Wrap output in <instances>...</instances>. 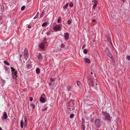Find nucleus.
<instances>
[{"label":"nucleus","mask_w":130,"mask_h":130,"mask_svg":"<svg viewBox=\"0 0 130 130\" xmlns=\"http://www.w3.org/2000/svg\"><path fill=\"white\" fill-rule=\"evenodd\" d=\"M102 113L104 117V119L105 121H109L111 119L110 114L106 111H103Z\"/></svg>","instance_id":"1"},{"label":"nucleus","mask_w":130,"mask_h":130,"mask_svg":"<svg viewBox=\"0 0 130 130\" xmlns=\"http://www.w3.org/2000/svg\"><path fill=\"white\" fill-rule=\"evenodd\" d=\"M91 84L92 87L95 89H96L97 88V84L95 82L96 80L94 79H91Z\"/></svg>","instance_id":"2"},{"label":"nucleus","mask_w":130,"mask_h":130,"mask_svg":"<svg viewBox=\"0 0 130 130\" xmlns=\"http://www.w3.org/2000/svg\"><path fill=\"white\" fill-rule=\"evenodd\" d=\"M94 122L95 124L97 127L99 128L100 127V121L99 119H96L95 120Z\"/></svg>","instance_id":"3"},{"label":"nucleus","mask_w":130,"mask_h":130,"mask_svg":"<svg viewBox=\"0 0 130 130\" xmlns=\"http://www.w3.org/2000/svg\"><path fill=\"white\" fill-rule=\"evenodd\" d=\"M61 27L59 25L55 26L53 27V29L55 31H60L61 30Z\"/></svg>","instance_id":"4"},{"label":"nucleus","mask_w":130,"mask_h":130,"mask_svg":"<svg viewBox=\"0 0 130 130\" xmlns=\"http://www.w3.org/2000/svg\"><path fill=\"white\" fill-rule=\"evenodd\" d=\"M24 55L25 59L26 60L28 58L29 54L27 50L25 48L24 51Z\"/></svg>","instance_id":"5"},{"label":"nucleus","mask_w":130,"mask_h":130,"mask_svg":"<svg viewBox=\"0 0 130 130\" xmlns=\"http://www.w3.org/2000/svg\"><path fill=\"white\" fill-rule=\"evenodd\" d=\"M45 97L46 96L45 94L43 93L40 98V101L43 103H44L45 102Z\"/></svg>","instance_id":"6"},{"label":"nucleus","mask_w":130,"mask_h":130,"mask_svg":"<svg viewBox=\"0 0 130 130\" xmlns=\"http://www.w3.org/2000/svg\"><path fill=\"white\" fill-rule=\"evenodd\" d=\"M32 67L31 64L29 61H27L26 63V68L28 70L30 69Z\"/></svg>","instance_id":"7"},{"label":"nucleus","mask_w":130,"mask_h":130,"mask_svg":"<svg viewBox=\"0 0 130 130\" xmlns=\"http://www.w3.org/2000/svg\"><path fill=\"white\" fill-rule=\"evenodd\" d=\"M11 69L12 74H17L18 71L17 70H15L12 67H11Z\"/></svg>","instance_id":"8"},{"label":"nucleus","mask_w":130,"mask_h":130,"mask_svg":"<svg viewBox=\"0 0 130 130\" xmlns=\"http://www.w3.org/2000/svg\"><path fill=\"white\" fill-rule=\"evenodd\" d=\"M8 118L7 115L5 112H4L3 116L1 117L2 119L3 120L4 119H6Z\"/></svg>","instance_id":"9"},{"label":"nucleus","mask_w":130,"mask_h":130,"mask_svg":"<svg viewBox=\"0 0 130 130\" xmlns=\"http://www.w3.org/2000/svg\"><path fill=\"white\" fill-rule=\"evenodd\" d=\"M46 43H41L40 45H39V47L40 48L42 49H44V48L45 46V44Z\"/></svg>","instance_id":"10"},{"label":"nucleus","mask_w":130,"mask_h":130,"mask_svg":"<svg viewBox=\"0 0 130 130\" xmlns=\"http://www.w3.org/2000/svg\"><path fill=\"white\" fill-rule=\"evenodd\" d=\"M64 36L65 39L66 40H68L69 37V34L67 32L65 33L64 34Z\"/></svg>","instance_id":"11"},{"label":"nucleus","mask_w":130,"mask_h":130,"mask_svg":"<svg viewBox=\"0 0 130 130\" xmlns=\"http://www.w3.org/2000/svg\"><path fill=\"white\" fill-rule=\"evenodd\" d=\"M37 57L39 61H41L42 59V56L40 53L39 54Z\"/></svg>","instance_id":"12"},{"label":"nucleus","mask_w":130,"mask_h":130,"mask_svg":"<svg viewBox=\"0 0 130 130\" xmlns=\"http://www.w3.org/2000/svg\"><path fill=\"white\" fill-rule=\"evenodd\" d=\"M105 38H107V41H111V37L109 35H108L107 36H106Z\"/></svg>","instance_id":"13"},{"label":"nucleus","mask_w":130,"mask_h":130,"mask_svg":"<svg viewBox=\"0 0 130 130\" xmlns=\"http://www.w3.org/2000/svg\"><path fill=\"white\" fill-rule=\"evenodd\" d=\"M85 61L87 63H89L90 62V59L87 58H86L85 59Z\"/></svg>","instance_id":"14"},{"label":"nucleus","mask_w":130,"mask_h":130,"mask_svg":"<svg viewBox=\"0 0 130 130\" xmlns=\"http://www.w3.org/2000/svg\"><path fill=\"white\" fill-rule=\"evenodd\" d=\"M36 73L37 74H39L40 72V69L39 68H37L36 69Z\"/></svg>","instance_id":"15"},{"label":"nucleus","mask_w":130,"mask_h":130,"mask_svg":"<svg viewBox=\"0 0 130 130\" xmlns=\"http://www.w3.org/2000/svg\"><path fill=\"white\" fill-rule=\"evenodd\" d=\"M24 122L22 120H21L20 122V126L21 128H22L23 126Z\"/></svg>","instance_id":"16"},{"label":"nucleus","mask_w":130,"mask_h":130,"mask_svg":"<svg viewBox=\"0 0 130 130\" xmlns=\"http://www.w3.org/2000/svg\"><path fill=\"white\" fill-rule=\"evenodd\" d=\"M30 106L32 107L33 109H34L35 107V105L33 104H31L30 105Z\"/></svg>","instance_id":"17"},{"label":"nucleus","mask_w":130,"mask_h":130,"mask_svg":"<svg viewBox=\"0 0 130 130\" xmlns=\"http://www.w3.org/2000/svg\"><path fill=\"white\" fill-rule=\"evenodd\" d=\"M61 18L60 17H58L57 20V22L58 23H59L61 22Z\"/></svg>","instance_id":"18"},{"label":"nucleus","mask_w":130,"mask_h":130,"mask_svg":"<svg viewBox=\"0 0 130 130\" xmlns=\"http://www.w3.org/2000/svg\"><path fill=\"white\" fill-rule=\"evenodd\" d=\"M17 75V74H12V77L14 79H15L17 77H18Z\"/></svg>","instance_id":"19"},{"label":"nucleus","mask_w":130,"mask_h":130,"mask_svg":"<svg viewBox=\"0 0 130 130\" xmlns=\"http://www.w3.org/2000/svg\"><path fill=\"white\" fill-rule=\"evenodd\" d=\"M67 90L69 91H71V90L72 87L69 85H68L67 86Z\"/></svg>","instance_id":"20"},{"label":"nucleus","mask_w":130,"mask_h":130,"mask_svg":"<svg viewBox=\"0 0 130 130\" xmlns=\"http://www.w3.org/2000/svg\"><path fill=\"white\" fill-rule=\"evenodd\" d=\"M82 129L83 130H84L85 128V124H82Z\"/></svg>","instance_id":"21"},{"label":"nucleus","mask_w":130,"mask_h":130,"mask_svg":"<svg viewBox=\"0 0 130 130\" xmlns=\"http://www.w3.org/2000/svg\"><path fill=\"white\" fill-rule=\"evenodd\" d=\"M72 21L70 20H69L67 21V24L68 25H70Z\"/></svg>","instance_id":"22"},{"label":"nucleus","mask_w":130,"mask_h":130,"mask_svg":"<svg viewBox=\"0 0 130 130\" xmlns=\"http://www.w3.org/2000/svg\"><path fill=\"white\" fill-rule=\"evenodd\" d=\"M94 1H93V2L94 3V5H95V6H96L97 4V2L98 1L97 0H93Z\"/></svg>","instance_id":"23"},{"label":"nucleus","mask_w":130,"mask_h":130,"mask_svg":"<svg viewBox=\"0 0 130 130\" xmlns=\"http://www.w3.org/2000/svg\"><path fill=\"white\" fill-rule=\"evenodd\" d=\"M68 3H67L66 5H65L63 7V8L64 9H66L68 6Z\"/></svg>","instance_id":"24"},{"label":"nucleus","mask_w":130,"mask_h":130,"mask_svg":"<svg viewBox=\"0 0 130 130\" xmlns=\"http://www.w3.org/2000/svg\"><path fill=\"white\" fill-rule=\"evenodd\" d=\"M4 63L6 65H7V66H9L10 65V64L6 61H4Z\"/></svg>","instance_id":"25"},{"label":"nucleus","mask_w":130,"mask_h":130,"mask_svg":"<svg viewBox=\"0 0 130 130\" xmlns=\"http://www.w3.org/2000/svg\"><path fill=\"white\" fill-rule=\"evenodd\" d=\"M47 24V22H45L42 24V26L43 27H44V26L46 25Z\"/></svg>","instance_id":"26"},{"label":"nucleus","mask_w":130,"mask_h":130,"mask_svg":"<svg viewBox=\"0 0 130 130\" xmlns=\"http://www.w3.org/2000/svg\"><path fill=\"white\" fill-rule=\"evenodd\" d=\"M46 34L47 36H49L51 34V31L50 30L48 31L46 33Z\"/></svg>","instance_id":"27"},{"label":"nucleus","mask_w":130,"mask_h":130,"mask_svg":"<svg viewBox=\"0 0 130 130\" xmlns=\"http://www.w3.org/2000/svg\"><path fill=\"white\" fill-rule=\"evenodd\" d=\"M69 6L70 7H73V3L72 2H70L69 3Z\"/></svg>","instance_id":"28"},{"label":"nucleus","mask_w":130,"mask_h":130,"mask_svg":"<svg viewBox=\"0 0 130 130\" xmlns=\"http://www.w3.org/2000/svg\"><path fill=\"white\" fill-rule=\"evenodd\" d=\"M74 116V114L72 113L70 115V117L71 118H72Z\"/></svg>","instance_id":"29"},{"label":"nucleus","mask_w":130,"mask_h":130,"mask_svg":"<svg viewBox=\"0 0 130 130\" xmlns=\"http://www.w3.org/2000/svg\"><path fill=\"white\" fill-rule=\"evenodd\" d=\"M24 120H25V125H27V120L25 118H24Z\"/></svg>","instance_id":"30"},{"label":"nucleus","mask_w":130,"mask_h":130,"mask_svg":"<svg viewBox=\"0 0 130 130\" xmlns=\"http://www.w3.org/2000/svg\"><path fill=\"white\" fill-rule=\"evenodd\" d=\"M83 52L85 54H86L87 53V50L86 49H85L84 50Z\"/></svg>","instance_id":"31"},{"label":"nucleus","mask_w":130,"mask_h":130,"mask_svg":"<svg viewBox=\"0 0 130 130\" xmlns=\"http://www.w3.org/2000/svg\"><path fill=\"white\" fill-rule=\"evenodd\" d=\"M39 13V12H37V14L34 17V19H35L37 18Z\"/></svg>","instance_id":"32"},{"label":"nucleus","mask_w":130,"mask_h":130,"mask_svg":"<svg viewBox=\"0 0 130 130\" xmlns=\"http://www.w3.org/2000/svg\"><path fill=\"white\" fill-rule=\"evenodd\" d=\"M44 14V12H42L41 13L40 15V18H41L42 17L43 15Z\"/></svg>","instance_id":"33"},{"label":"nucleus","mask_w":130,"mask_h":130,"mask_svg":"<svg viewBox=\"0 0 130 130\" xmlns=\"http://www.w3.org/2000/svg\"><path fill=\"white\" fill-rule=\"evenodd\" d=\"M77 85H78V86L80 85L81 84V83L80 82L78 81H77Z\"/></svg>","instance_id":"34"},{"label":"nucleus","mask_w":130,"mask_h":130,"mask_svg":"<svg viewBox=\"0 0 130 130\" xmlns=\"http://www.w3.org/2000/svg\"><path fill=\"white\" fill-rule=\"evenodd\" d=\"M62 50V49L61 48H58L57 49V52H60Z\"/></svg>","instance_id":"35"},{"label":"nucleus","mask_w":130,"mask_h":130,"mask_svg":"<svg viewBox=\"0 0 130 130\" xmlns=\"http://www.w3.org/2000/svg\"><path fill=\"white\" fill-rule=\"evenodd\" d=\"M25 6H23L21 7V9L22 10H24L25 8Z\"/></svg>","instance_id":"36"},{"label":"nucleus","mask_w":130,"mask_h":130,"mask_svg":"<svg viewBox=\"0 0 130 130\" xmlns=\"http://www.w3.org/2000/svg\"><path fill=\"white\" fill-rule=\"evenodd\" d=\"M65 46V45L64 44H62L60 45L61 48H64Z\"/></svg>","instance_id":"37"},{"label":"nucleus","mask_w":130,"mask_h":130,"mask_svg":"<svg viewBox=\"0 0 130 130\" xmlns=\"http://www.w3.org/2000/svg\"><path fill=\"white\" fill-rule=\"evenodd\" d=\"M82 124H85V121L84 119H83V118H82Z\"/></svg>","instance_id":"38"},{"label":"nucleus","mask_w":130,"mask_h":130,"mask_svg":"<svg viewBox=\"0 0 130 130\" xmlns=\"http://www.w3.org/2000/svg\"><path fill=\"white\" fill-rule=\"evenodd\" d=\"M4 69H5V70H6L7 71H8V68H7V67H6L5 66H4Z\"/></svg>","instance_id":"39"},{"label":"nucleus","mask_w":130,"mask_h":130,"mask_svg":"<svg viewBox=\"0 0 130 130\" xmlns=\"http://www.w3.org/2000/svg\"><path fill=\"white\" fill-rule=\"evenodd\" d=\"M127 58L128 60H130V56L129 55L127 56Z\"/></svg>","instance_id":"40"},{"label":"nucleus","mask_w":130,"mask_h":130,"mask_svg":"<svg viewBox=\"0 0 130 130\" xmlns=\"http://www.w3.org/2000/svg\"><path fill=\"white\" fill-rule=\"evenodd\" d=\"M47 107H46L44 108L42 110V111H44L45 110L47 109Z\"/></svg>","instance_id":"41"},{"label":"nucleus","mask_w":130,"mask_h":130,"mask_svg":"<svg viewBox=\"0 0 130 130\" xmlns=\"http://www.w3.org/2000/svg\"><path fill=\"white\" fill-rule=\"evenodd\" d=\"M33 99L31 97H30L29 98V100L30 101H31L33 100Z\"/></svg>","instance_id":"42"},{"label":"nucleus","mask_w":130,"mask_h":130,"mask_svg":"<svg viewBox=\"0 0 130 130\" xmlns=\"http://www.w3.org/2000/svg\"><path fill=\"white\" fill-rule=\"evenodd\" d=\"M50 80L52 82H54L55 80L54 79H53L51 78H50Z\"/></svg>","instance_id":"43"},{"label":"nucleus","mask_w":130,"mask_h":130,"mask_svg":"<svg viewBox=\"0 0 130 130\" xmlns=\"http://www.w3.org/2000/svg\"><path fill=\"white\" fill-rule=\"evenodd\" d=\"M96 6H95V5H93V7H92L93 9H94V10L95 9V8L96 7Z\"/></svg>","instance_id":"44"},{"label":"nucleus","mask_w":130,"mask_h":130,"mask_svg":"<svg viewBox=\"0 0 130 130\" xmlns=\"http://www.w3.org/2000/svg\"><path fill=\"white\" fill-rule=\"evenodd\" d=\"M112 59L113 62H115V60L112 57H111Z\"/></svg>","instance_id":"45"},{"label":"nucleus","mask_w":130,"mask_h":130,"mask_svg":"<svg viewBox=\"0 0 130 130\" xmlns=\"http://www.w3.org/2000/svg\"><path fill=\"white\" fill-rule=\"evenodd\" d=\"M92 21L93 22H95L96 21V20L95 19H93L92 20Z\"/></svg>","instance_id":"46"},{"label":"nucleus","mask_w":130,"mask_h":130,"mask_svg":"<svg viewBox=\"0 0 130 130\" xmlns=\"http://www.w3.org/2000/svg\"><path fill=\"white\" fill-rule=\"evenodd\" d=\"M22 55H21L20 56V60H21V61H22V60H21V58L22 57Z\"/></svg>","instance_id":"47"},{"label":"nucleus","mask_w":130,"mask_h":130,"mask_svg":"<svg viewBox=\"0 0 130 130\" xmlns=\"http://www.w3.org/2000/svg\"><path fill=\"white\" fill-rule=\"evenodd\" d=\"M85 47V44H84L82 47V49L84 48Z\"/></svg>","instance_id":"48"},{"label":"nucleus","mask_w":130,"mask_h":130,"mask_svg":"<svg viewBox=\"0 0 130 130\" xmlns=\"http://www.w3.org/2000/svg\"><path fill=\"white\" fill-rule=\"evenodd\" d=\"M28 27L29 28H30L31 27V26L30 25H28Z\"/></svg>","instance_id":"49"},{"label":"nucleus","mask_w":130,"mask_h":130,"mask_svg":"<svg viewBox=\"0 0 130 130\" xmlns=\"http://www.w3.org/2000/svg\"><path fill=\"white\" fill-rule=\"evenodd\" d=\"M29 2V0H27V3H28Z\"/></svg>","instance_id":"50"},{"label":"nucleus","mask_w":130,"mask_h":130,"mask_svg":"<svg viewBox=\"0 0 130 130\" xmlns=\"http://www.w3.org/2000/svg\"><path fill=\"white\" fill-rule=\"evenodd\" d=\"M123 3L125 2V0H122Z\"/></svg>","instance_id":"51"},{"label":"nucleus","mask_w":130,"mask_h":130,"mask_svg":"<svg viewBox=\"0 0 130 130\" xmlns=\"http://www.w3.org/2000/svg\"><path fill=\"white\" fill-rule=\"evenodd\" d=\"M110 42V43L112 45V43H111V41H109Z\"/></svg>","instance_id":"52"},{"label":"nucleus","mask_w":130,"mask_h":130,"mask_svg":"<svg viewBox=\"0 0 130 130\" xmlns=\"http://www.w3.org/2000/svg\"><path fill=\"white\" fill-rule=\"evenodd\" d=\"M118 84H119V86H120V83L119 82V81L118 82Z\"/></svg>","instance_id":"53"},{"label":"nucleus","mask_w":130,"mask_h":130,"mask_svg":"<svg viewBox=\"0 0 130 130\" xmlns=\"http://www.w3.org/2000/svg\"><path fill=\"white\" fill-rule=\"evenodd\" d=\"M0 130H2V128L0 127Z\"/></svg>","instance_id":"54"},{"label":"nucleus","mask_w":130,"mask_h":130,"mask_svg":"<svg viewBox=\"0 0 130 130\" xmlns=\"http://www.w3.org/2000/svg\"><path fill=\"white\" fill-rule=\"evenodd\" d=\"M51 84H50V85H51Z\"/></svg>","instance_id":"55"},{"label":"nucleus","mask_w":130,"mask_h":130,"mask_svg":"<svg viewBox=\"0 0 130 130\" xmlns=\"http://www.w3.org/2000/svg\"><path fill=\"white\" fill-rule=\"evenodd\" d=\"M91 74H92V72H91Z\"/></svg>","instance_id":"56"}]
</instances>
